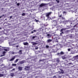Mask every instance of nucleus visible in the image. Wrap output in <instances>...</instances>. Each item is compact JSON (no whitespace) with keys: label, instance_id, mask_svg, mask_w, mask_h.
<instances>
[{"label":"nucleus","instance_id":"obj_1","mask_svg":"<svg viewBox=\"0 0 78 78\" xmlns=\"http://www.w3.org/2000/svg\"><path fill=\"white\" fill-rule=\"evenodd\" d=\"M51 13H52V12H51L46 13V17H47L48 18V17H49V16H50V14H51Z\"/></svg>","mask_w":78,"mask_h":78},{"label":"nucleus","instance_id":"obj_2","mask_svg":"<svg viewBox=\"0 0 78 78\" xmlns=\"http://www.w3.org/2000/svg\"><path fill=\"white\" fill-rule=\"evenodd\" d=\"M64 30H66V28H63L60 31L62 32V33H60V35H61L62 34H63V31H64Z\"/></svg>","mask_w":78,"mask_h":78},{"label":"nucleus","instance_id":"obj_3","mask_svg":"<svg viewBox=\"0 0 78 78\" xmlns=\"http://www.w3.org/2000/svg\"><path fill=\"white\" fill-rule=\"evenodd\" d=\"M15 56H14L10 60V61H14V58H15Z\"/></svg>","mask_w":78,"mask_h":78},{"label":"nucleus","instance_id":"obj_4","mask_svg":"<svg viewBox=\"0 0 78 78\" xmlns=\"http://www.w3.org/2000/svg\"><path fill=\"white\" fill-rule=\"evenodd\" d=\"M64 53L62 51H61L60 53H58L57 55H64Z\"/></svg>","mask_w":78,"mask_h":78},{"label":"nucleus","instance_id":"obj_5","mask_svg":"<svg viewBox=\"0 0 78 78\" xmlns=\"http://www.w3.org/2000/svg\"><path fill=\"white\" fill-rule=\"evenodd\" d=\"M30 69V67L29 66H26L25 67V69L26 70H28V69Z\"/></svg>","mask_w":78,"mask_h":78},{"label":"nucleus","instance_id":"obj_6","mask_svg":"<svg viewBox=\"0 0 78 78\" xmlns=\"http://www.w3.org/2000/svg\"><path fill=\"white\" fill-rule=\"evenodd\" d=\"M47 36L48 37V38H49V37H51V35L49 34H47Z\"/></svg>","mask_w":78,"mask_h":78},{"label":"nucleus","instance_id":"obj_7","mask_svg":"<svg viewBox=\"0 0 78 78\" xmlns=\"http://www.w3.org/2000/svg\"><path fill=\"white\" fill-rule=\"evenodd\" d=\"M18 69L20 70H22V67L20 66L18 67Z\"/></svg>","mask_w":78,"mask_h":78},{"label":"nucleus","instance_id":"obj_8","mask_svg":"<svg viewBox=\"0 0 78 78\" xmlns=\"http://www.w3.org/2000/svg\"><path fill=\"white\" fill-rule=\"evenodd\" d=\"M24 63H25V61H22L20 62V64H23Z\"/></svg>","mask_w":78,"mask_h":78},{"label":"nucleus","instance_id":"obj_9","mask_svg":"<svg viewBox=\"0 0 78 78\" xmlns=\"http://www.w3.org/2000/svg\"><path fill=\"white\" fill-rule=\"evenodd\" d=\"M56 60L57 62H59V58L56 59Z\"/></svg>","mask_w":78,"mask_h":78},{"label":"nucleus","instance_id":"obj_10","mask_svg":"<svg viewBox=\"0 0 78 78\" xmlns=\"http://www.w3.org/2000/svg\"><path fill=\"white\" fill-rule=\"evenodd\" d=\"M24 45H28V43H27V42H26L23 43Z\"/></svg>","mask_w":78,"mask_h":78},{"label":"nucleus","instance_id":"obj_11","mask_svg":"<svg viewBox=\"0 0 78 78\" xmlns=\"http://www.w3.org/2000/svg\"><path fill=\"white\" fill-rule=\"evenodd\" d=\"M22 50H20L19 53V54H22Z\"/></svg>","mask_w":78,"mask_h":78},{"label":"nucleus","instance_id":"obj_12","mask_svg":"<svg viewBox=\"0 0 78 78\" xmlns=\"http://www.w3.org/2000/svg\"><path fill=\"white\" fill-rule=\"evenodd\" d=\"M51 40L48 39L47 40V42H51Z\"/></svg>","mask_w":78,"mask_h":78},{"label":"nucleus","instance_id":"obj_13","mask_svg":"<svg viewBox=\"0 0 78 78\" xmlns=\"http://www.w3.org/2000/svg\"><path fill=\"white\" fill-rule=\"evenodd\" d=\"M5 53H6V52L5 51H4L2 53L3 54V55H1V56H3L5 55Z\"/></svg>","mask_w":78,"mask_h":78},{"label":"nucleus","instance_id":"obj_14","mask_svg":"<svg viewBox=\"0 0 78 78\" xmlns=\"http://www.w3.org/2000/svg\"><path fill=\"white\" fill-rule=\"evenodd\" d=\"M44 4H41L40 5V7H42V6H44Z\"/></svg>","mask_w":78,"mask_h":78},{"label":"nucleus","instance_id":"obj_15","mask_svg":"<svg viewBox=\"0 0 78 78\" xmlns=\"http://www.w3.org/2000/svg\"><path fill=\"white\" fill-rule=\"evenodd\" d=\"M62 59H64L66 58V56H62Z\"/></svg>","mask_w":78,"mask_h":78},{"label":"nucleus","instance_id":"obj_16","mask_svg":"<svg viewBox=\"0 0 78 78\" xmlns=\"http://www.w3.org/2000/svg\"><path fill=\"white\" fill-rule=\"evenodd\" d=\"M10 75L11 76H14V73H11Z\"/></svg>","mask_w":78,"mask_h":78},{"label":"nucleus","instance_id":"obj_17","mask_svg":"<svg viewBox=\"0 0 78 78\" xmlns=\"http://www.w3.org/2000/svg\"><path fill=\"white\" fill-rule=\"evenodd\" d=\"M61 71L62 73H64V71H63V70H62V69H61Z\"/></svg>","mask_w":78,"mask_h":78},{"label":"nucleus","instance_id":"obj_18","mask_svg":"<svg viewBox=\"0 0 78 78\" xmlns=\"http://www.w3.org/2000/svg\"><path fill=\"white\" fill-rule=\"evenodd\" d=\"M37 37L36 36H33L32 37V39H35V38H36V37Z\"/></svg>","mask_w":78,"mask_h":78},{"label":"nucleus","instance_id":"obj_19","mask_svg":"<svg viewBox=\"0 0 78 78\" xmlns=\"http://www.w3.org/2000/svg\"><path fill=\"white\" fill-rule=\"evenodd\" d=\"M22 16H24L25 15V13H23V14H22Z\"/></svg>","mask_w":78,"mask_h":78},{"label":"nucleus","instance_id":"obj_20","mask_svg":"<svg viewBox=\"0 0 78 78\" xmlns=\"http://www.w3.org/2000/svg\"><path fill=\"white\" fill-rule=\"evenodd\" d=\"M3 76V74H0V77H1L2 76Z\"/></svg>","mask_w":78,"mask_h":78},{"label":"nucleus","instance_id":"obj_21","mask_svg":"<svg viewBox=\"0 0 78 78\" xmlns=\"http://www.w3.org/2000/svg\"><path fill=\"white\" fill-rule=\"evenodd\" d=\"M19 60V59H16L15 62H17V61Z\"/></svg>","mask_w":78,"mask_h":78},{"label":"nucleus","instance_id":"obj_22","mask_svg":"<svg viewBox=\"0 0 78 78\" xmlns=\"http://www.w3.org/2000/svg\"><path fill=\"white\" fill-rule=\"evenodd\" d=\"M66 13H67V12H63V14H66Z\"/></svg>","mask_w":78,"mask_h":78},{"label":"nucleus","instance_id":"obj_23","mask_svg":"<svg viewBox=\"0 0 78 78\" xmlns=\"http://www.w3.org/2000/svg\"><path fill=\"white\" fill-rule=\"evenodd\" d=\"M12 66H16V64H12Z\"/></svg>","mask_w":78,"mask_h":78},{"label":"nucleus","instance_id":"obj_24","mask_svg":"<svg viewBox=\"0 0 78 78\" xmlns=\"http://www.w3.org/2000/svg\"><path fill=\"white\" fill-rule=\"evenodd\" d=\"M56 1L58 3L59 2V1L58 0H56Z\"/></svg>","mask_w":78,"mask_h":78},{"label":"nucleus","instance_id":"obj_25","mask_svg":"<svg viewBox=\"0 0 78 78\" xmlns=\"http://www.w3.org/2000/svg\"><path fill=\"white\" fill-rule=\"evenodd\" d=\"M4 50L5 51H8V50L6 49H5Z\"/></svg>","mask_w":78,"mask_h":78},{"label":"nucleus","instance_id":"obj_26","mask_svg":"<svg viewBox=\"0 0 78 78\" xmlns=\"http://www.w3.org/2000/svg\"><path fill=\"white\" fill-rule=\"evenodd\" d=\"M33 44V45H36V44H37V43H34Z\"/></svg>","mask_w":78,"mask_h":78},{"label":"nucleus","instance_id":"obj_27","mask_svg":"<svg viewBox=\"0 0 78 78\" xmlns=\"http://www.w3.org/2000/svg\"><path fill=\"white\" fill-rule=\"evenodd\" d=\"M66 33H69V31L67 30L66 31Z\"/></svg>","mask_w":78,"mask_h":78},{"label":"nucleus","instance_id":"obj_28","mask_svg":"<svg viewBox=\"0 0 78 78\" xmlns=\"http://www.w3.org/2000/svg\"><path fill=\"white\" fill-rule=\"evenodd\" d=\"M17 5V6H19V5H20V4H19V3H18Z\"/></svg>","mask_w":78,"mask_h":78},{"label":"nucleus","instance_id":"obj_29","mask_svg":"<svg viewBox=\"0 0 78 78\" xmlns=\"http://www.w3.org/2000/svg\"><path fill=\"white\" fill-rule=\"evenodd\" d=\"M46 48H48V47H49V46H48V45H46Z\"/></svg>","mask_w":78,"mask_h":78},{"label":"nucleus","instance_id":"obj_30","mask_svg":"<svg viewBox=\"0 0 78 78\" xmlns=\"http://www.w3.org/2000/svg\"><path fill=\"white\" fill-rule=\"evenodd\" d=\"M37 31L36 30H34V32H36Z\"/></svg>","mask_w":78,"mask_h":78},{"label":"nucleus","instance_id":"obj_31","mask_svg":"<svg viewBox=\"0 0 78 78\" xmlns=\"http://www.w3.org/2000/svg\"><path fill=\"white\" fill-rule=\"evenodd\" d=\"M37 48H38V47H37L35 48V49H37Z\"/></svg>","mask_w":78,"mask_h":78},{"label":"nucleus","instance_id":"obj_32","mask_svg":"<svg viewBox=\"0 0 78 78\" xmlns=\"http://www.w3.org/2000/svg\"><path fill=\"white\" fill-rule=\"evenodd\" d=\"M58 72L59 73V74L61 73V71H59Z\"/></svg>","mask_w":78,"mask_h":78},{"label":"nucleus","instance_id":"obj_33","mask_svg":"<svg viewBox=\"0 0 78 78\" xmlns=\"http://www.w3.org/2000/svg\"><path fill=\"white\" fill-rule=\"evenodd\" d=\"M54 78H56V76H54Z\"/></svg>","mask_w":78,"mask_h":78},{"label":"nucleus","instance_id":"obj_34","mask_svg":"<svg viewBox=\"0 0 78 78\" xmlns=\"http://www.w3.org/2000/svg\"><path fill=\"white\" fill-rule=\"evenodd\" d=\"M10 19H11V18H12V16H10Z\"/></svg>","mask_w":78,"mask_h":78},{"label":"nucleus","instance_id":"obj_35","mask_svg":"<svg viewBox=\"0 0 78 78\" xmlns=\"http://www.w3.org/2000/svg\"><path fill=\"white\" fill-rule=\"evenodd\" d=\"M34 33V32H33V31L31 32V33Z\"/></svg>","mask_w":78,"mask_h":78},{"label":"nucleus","instance_id":"obj_36","mask_svg":"<svg viewBox=\"0 0 78 78\" xmlns=\"http://www.w3.org/2000/svg\"><path fill=\"white\" fill-rule=\"evenodd\" d=\"M38 20H36V22H38Z\"/></svg>","mask_w":78,"mask_h":78},{"label":"nucleus","instance_id":"obj_37","mask_svg":"<svg viewBox=\"0 0 78 78\" xmlns=\"http://www.w3.org/2000/svg\"><path fill=\"white\" fill-rule=\"evenodd\" d=\"M55 42H58V41H55Z\"/></svg>","mask_w":78,"mask_h":78},{"label":"nucleus","instance_id":"obj_38","mask_svg":"<svg viewBox=\"0 0 78 78\" xmlns=\"http://www.w3.org/2000/svg\"><path fill=\"white\" fill-rule=\"evenodd\" d=\"M19 46H16V47H17V48Z\"/></svg>","mask_w":78,"mask_h":78},{"label":"nucleus","instance_id":"obj_39","mask_svg":"<svg viewBox=\"0 0 78 78\" xmlns=\"http://www.w3.org/2000/svg\"><path fill=\"white\" fill-rule=\"evenodd\" d=\"M70 49H69V51H70Z\"/></svg>","mask_w":78,"mask_h":78},{"label":"nucleus","instance_id":"obj_40","mask_svg":"<svg viewBox=\"0 0 78 78\" xmlns=\"http://www.w3.org/2000/svg\"><path fill=\"white\" fill-rule=\"evenodd\" d=\"M15 70V69H13V70Z\"/></svg>","mask_w":78,"mask_h":78},{"label":"nucleus","instance_id":"obj_41","mask_svg":"<svg viewBox=\"0 0 78 78\" xmlns=\"http://www.w3.org/2000/svg\"><path fill=\"white\" fill-rule=\"evenodd\" d=\"M2 17V16H0V19Z\"/></svg>","mask_w":78,"mask_h":78},{"label":"nucleus","instance_id":"obj_42","mask_svg":"<svg viewBox=\"0 0 78 78\" xmlns=\"http://www.w3.org/2000/svg\"><path fill=\"white\" fill-rule=\"evenodd\" d=\"M55 39H56V40H57V39H56V38H55Z\"/></svg>","mask_w":78,"mask_h":78},{"label":"nucleus","instance_id":"obj_43","mask_svg":"<svg viewBox=\"0 0 78 78\" xmlns=\"http://www.w3.org/2000/svg\"><path fill=\"white\" fill-rule=\"evenodd\" d=\"M14 52H12V54H14Z\"/></svg>","mask_w":78,"mask_h":78},{"label":"nucleus","instance_id":"obj_44","mask_svg":"<svg viewBox=\"0 0 78 78\" xmlns=\"http://www.w3.org/2000/svg\"><path fill=\"white\" fill-rule=\"evenodd\" d=\"M59 17H61V16H59Z\"/></svg>","mask_w":78,"mask_h":78},{"label":"nucleus","instance_id":"obj_45","mask_svg":"<svg viewBox=\"0 0 78 78\" xmlns=\"http://www.w3.org/2000/svg\"><path fill=\"white\" fill-rule=\"evenodd\" d=\"M70 24H72V23H70Z\"/></svg>","mask_w":78,"mask_h":78},{"label":"nucleus","instance_id":"obj_46","mask_svg":"<svg viewBox=\"0 0 78 78\" xmlns=\"http://www.w3.org/2000/svg\"><path fill=\"white\" fill-rule=\"evenodd\" d=\"M1 29H2L1 28H0V30H1Z\"/></svg>","mask_w":78,"mask_h":78},{"label":"nucleus","instance_id":"obj_47","mask_svg":"<svg viewBox=\"0 0 78 78\" xmlns=\"http://www.w3.org/2000/svg\"><path fill=\"white\" fill-rule=\"evenodd\" d=\"M73 21H74V20H73V21H72V22H73Z\"/></svg>","mask_w":78,"mask_h":78},{"label":"nucleus","instance_id":"obj_48","mask_svg":"<svg viewBox=\"0 0 78 78\" xmlns=\"http://www.w3.org/2000/svg\"><path fill=\"white\" fill-rule=\"evenodd\" d=\"M67 44H66V46H67Z\"/></svg>","mask_w":78,"mask_h":78},{"label":"nucleus","instance_id":"obj_49","mask_svg":"<svg viewBox=\"0 0 78 78\" xmlns=\"http://www.w3.org/2000/svg\"><path fill=\"white\" fill-rule=\"evenodd\" d=\"M68 51H69V49H68Z\"/></svg>","mask_w":78,"mask_h":78},{"label":"nucleus","instance_id":"obj_50","mask_svg":"<svg viewBox=\"0 0 78 78\" xmlns=\"http://www.w3.org/2000/svg\"><path fill=\"white\" fill-rule=\"evenodd\" d=\"M73 59H75L74 58H73Z\"/></svg>","mask_w":78,"mask_h":78}]
</instances>
